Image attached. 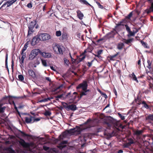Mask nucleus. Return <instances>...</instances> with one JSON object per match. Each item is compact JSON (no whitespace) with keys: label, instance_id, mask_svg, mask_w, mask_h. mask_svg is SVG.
Masks as SVG:
<instances>
[{"label":"nucleus","instance_id":"f257e3e1","mask_svg":"<svg viewBox=\"0 0 153 153\" xmlns=\"http://www.w3.org/2000/svg\"><path fill=\"white\" fill-rule=\"evenodd\" d=\"M91 121V119H88L87 121L84 124V126H85L83 128H81L79 126H76L75 128H71L68 130V133L69 134H75L76 135L80 134L81 132L83 130L91 127V126L90 125H88L87 124L88 123Z\"/></svg>","mask_w":153,"mask_h":153},{"label":"nucleus","instance_id":"f03ea898","mask_svg":"<svg viewBox=\"0 0 153 153\" xmlns=\"http://www.w3.org/2000/svg\"><path fill=\"white\" fill-rule=\"evenodd\" d=\"M36 22L35 21L31 22L28 25V31L27 37H29V36L32 34L34 32L33 28L36 25Z\"/></svg>","mask_w":153,"mask_h":153},{"label":"nucleus","instance_id":"7ed1b4c3","mask_svg":"<svg viewBox=\"0 0 153 153\" xmlns=\"http://www.w3.org/2000/svg\"><path fill=\"white\" fill-rule=\"evenodd\" d=\"M40 53V51L39 49H35L32 50L29 55L28 59L29 60H32L38 54Z\"/></svg>","mask_w":153,"mask_h":153},{"label":"nucleus","instance_id":"20e7f679","mask_svg":"<svg viewBox=\"0 0 153 153\" xmlns=\"http://www.w3.org/2000/svg\"><path fill=\"white\" fill-rule=\"evenodd\" d=\"M88 86L87 81L86 80H84L76 87V89L77 90L81 89L82 91H85L87 89Z\"/></svg>","mask_w":153,"mask_h":153},{"label":"nucleus","instance_id":"39448f33","mask_svg":"<svg viewBox=\"0 0 153 153\" xmlns=\"http://www.w3.org/2000/svg\"><path fill=\"white\" fill-rule=\"evenodd\" d=\"M41 41L39 35L34 36L30 42V43L32 45L34 46L36 44L38 43L39 41Z\"/></svg>","mask_w":153,"mask_h":153},{"label":"nucleus","instance_id":"423d86ee","mask_svg":"<svg viewBox=\"0 0 153 153\" xmlns=\"http://www.w3.org/2000/svg\"><path fill=\"white\" fill-rule=\"evenodd\" d=\"M41 41L48 40L51 38V36L47 33H42L39 35Z\"/></svg>","mask_w":153,"mask_h":153},{"label":"nucleus","instance_id":"0eeeda50","mask_svg":"<svg viewBox=\"0 0 153 153\" xmlns=\"http://www.w3.org/2000/svg\"><path fill=\"white\" fill-rule=\"evenodd\" d=\"M17 0H7L1 7V8L4 7L5 6L7 5V7H10L15 3Z\"/></svg>","mask_w":153,"mask_h":153},{"label":"nucleus","instance_id":"6e6552de","mask_svg":"<svg viewBox=\"0 0 153 153\" xmlns=\"http://www.w3.org/2000/svg\"><path fill=\"white\" fill-rule=\"evenodd\" d=\"M19 143L24 147L28 148L30 146V144L28 143H26L23 139H21L19 141Z\"/></svg>","mask_w":153,"mask_h":153},{"label":"nucleus","instance_id":"1a4fd4ad","mask_svg":"<svg viewBox=\"0 0 153 153\" xmlns=\"http://www.w3.org/2000/svg\"><path fill=\"white\" fill-rule=\"evenodd\" d=\"M23 98V97L22 96L16 97L11 96V97L9 98L8 102L10 105L13 104L14 106H15L16 105L15 104L14 101L13 100L12 98L20 99H22Z\"/></svg>","mask_w":153,"mask_h":153},{"label":"nucleus","instance_id":"9d476101","mask_svg":"<svg viewBox=\"0 0 153 153\" xmlns=\"http://www.w3.org/2000/svg\"><path fill=\"white\" fill-rule=\"evenodd\" d=\"M152 61H151L150 60H147L148 66H147V68H148V70H146V73L147 74L148 73L152 72V68L151 67V64Z\"/></svg>","mask_w":153,"mask_h":153},{"label":"nucleus","instance_id":"9b49d317","mask_svg":"<svg viewBox=\"0 0 153 153\" xmlns=\"http://www.w3.org/2000/svg\"><path fill=\"white\" fill-rule=\"evenodd\" d=\"M33 117L31 116H30V117H26L25 118V121L27 124L33 123Z\"/></svg>","mask_w":153,"mask_h":153},{"label":"nucleus","instance_id":"f8f14e48","mask_svg":"<svg viewBox=\"0 0 153 153\" xmlns=\"http://www.w3.org/2000/svg\"><path fill=\"white\" fill-rule=\"evenodd\" d=\"M126 19H122L120 21L118 22V24H116V26L115 28H116L117 27L120 26H125V25L123 24V23H126Z\"/></svg>","mask_w":153,"mask_h":153},{"label":"nucleus","instance_id":"ddd939ff","mask_svg":"<svg viewBox=\"0 0 153 153\" xmlns=\"http://www.w3.org/2000/svg\"><path fill=\"white\" fill-rule=\"evenodd\" d=\"M68 38V36L67 34L65 32H63L62 33V36L60 38V40H67Z\"/></svg>","mask_w":153,"mask_h":153},{"label":"nucleus","instance_id":"4468645a","mask_svg":"<svg viewBox=\"0 0 153 153\" xmlns=\"http://www.w3.org/2000/svg\"><path fill=\"white\" fill-rule=\"evenodd\" d=\"M76 105L74 104L69 105L67 107V110H71L74 111L76 110Z\"/></svg>","mask_w":153,"mask_h":153},{"label":"nucleus","instance_id":"2eb2a0df","mask_svg":"<svg viewBox=\"0 0 153 153\" xmlns=\"http://www.w3.org/2000/svg\"><path fill=\"white\" fill-rule=\"evenodd\" d=\"M68 142L67 141H63L59 144L58 147L60 149H62L63 148H65L66 146V145H64L66 144Z\"/></svg>","mask_w":153,"mask_h":153},{"label":"nucleus","instance_id":"dca6fc26","mask_svg":"<svg viewBox=\"0 0 153 153\" xmlns=\"http://www.w3.org/2000/svg\"><path fill=\"white\" fill-rule=\"evenodd\" d=\"M28 72L29 75L33 78H34L36 77V74L31 69H28Z\"/></svg>","mask_w":153,"mask_h":153},{"label":"nucleus","instance_id":"f3484780","mask_svg":"<svg viewBox=\"0 0 153 153\" xmlns=\"http://www.w3.org/2000/svg\"><path fill=\"white\" fill-rule=\"evenodd\" d=\"M76 13L77 14V16L79 19L80 20L82 19L84 17V15L79 10H78L77 11Z\"/></svg>","mask_w":153,"mask_h":153},{"label":"nucleus","instance_id":"a211bd4d","mask_svg":"<svg viewBox=\"0 0 153 153\" xmlns=\"http://www.w3.org/2000/svg\"><path fill=\"white\" fill-rule=\"evenodd\" d=\"M11 97V96L9 95L8 96H5L2 97L0 100V102L4 103V102L8 101V100L10 97Z\"/></svg>","mask_w":153,"mask_h":153},{"label":"nucleus","instance_id":"6ab92c4d","mask_svg":"<svg viewBox=\"0 0 153 153\" xmlns=\"http://www.w3.org/2000/svg\"><path fill=\"white\" fill-rule=\"evenodd\" d=\"M136 31H133L132 32L131 30L128 32V34L127 35V36L128 37H129L130 36H134V35L135 33H137V32L138 31V30L135 28Z\"/></svg>","mask_w":153,"mask_h":153},{"label":"nucleus","instance_id":"aec40b11","mask_svg":"<svg viewBox=\"0 0 153 153\" xmlns=\"http://www.w3.org/2000/svg\"><path fill=\"white\" fill-rule=\"evenodd\" d=\"M59 45L56 43L52 45L53 50L56 53L57 52V51Z\"/></svg>","mask_w":153,"mask_h":153},{"label":"nucleus","instance_id":"412c9836","mask_svg":"<svg viewBox=\"0 0 153 153\" xmlns=\"http://www.w3.org/2000/svg\"><path fill=\"white\" fill-rule=\"evenodd\" d=\"M41 55H42L45 58H49L51 56V54L48 53H46V52H40V53Z\"/></svg>","mask_w":153,"mask_h":153},{"label":"nucleus","instance_id":"4be33fe9","mask_svg":"<svg viewBox=\"0 0 153 153\" xmlns=\"http://www.w3.org/2000/svg\"><path fill=\"white\" fill-rule=\"evenodd\" d=\"M140 87L143 90V89H144V87L146 86V82L143 80V81H140Z\"/></svg>","mask_w":153,"mask_h":153},{"label":"nucleus","instance_id":"5701e85b","mask_svg":"<svg viewBox=\"0 0 153 153\" xmlns=\"http://www.w3.org/2000/svg\"><path fill=\"white\" fill-rule=\"evenodd\" d=\"M124 46V45L123 43L120 42L118 44L117 46V48L118 49L121 50L123 48Z\"/></svg>","mask_w":153,"mask_h":153},{"label":"nucleus","instance_id":"b1692460","mask_svg":"<svg viewBox=\"0 0 153 153\" xmlns=\"http://www.w3.org/2000/svg\"><path fill=\"white\" fill-rule=\"evenodd\" d=\"M90 91V90L87 89L85 91H82L80 94V97H82L83 96H85L87 95V93Z\"/></svg>","mask_w":153,"mask_h":153},{"label":"nucleus","instance_id":"393cba45","mask_svg":"<svg viewBox=\"0 0 153 153\" xmlns=\"http://www.w3.org/2000/svg\"><path fill=\"white\" fill-rule=\"evenodd\" d=\"M79 1L82 4L87 6H89L91 7L92 6L89 4L86 0H79Z\"/></svg>","mask_w":153,"mask_h":153},{"label":"nucleus","instance_id":"a878e982","mask_svg":"<svg viewBox=\"0 0 153 153\" xmlns=\"http://www.w3.org/2000/svg\"><path fill=\"white\" fill-rule=\"evenodd\" d=\"M119 53V52H117L115 54L113 55L112 56H110L109 58V59L110 60H112V61H114L115 60V57L117 56Z\"/></svg>","mask_w":153,"mask_h":153},{"label":"nucleus","instance_id":"bb28decb","mask_svg":"<svg viewBox=\"0 0 153 153\" xmlns=\"http://www.w3.org/2000/svg\"><path fill=\"white\" fill-rule=\"evenodd\" d=\"M3 105V104L0 102V114L4 113L6 108L5 106L2 107Z\"/></svg>","mask_w":153,"mask_h":153},{"label":"nucleus","instance_id":"cd10ccee","mask_svg":"<svg viewBox=\"0 0 153 153\" xmlns=\"http://www.w3.org/2000/svg\"><path fill=\"white\" fill-rule=\"evenodd\" d=\"M7 59H8V54L7 53H6V56H5V67L7 69V70L8 72H9V70L7 66Z\"/></svg>","mask_w":153,"mask_h":153},{"label":"nucleus","instance_id":"c85d7f7f","mask_svg":"<svg viewBox=\"0 0 153 153\" xmlns=\"http://www.w3.org/2000/svg\"><path fill=\"white\" fill-rule=\"evenodd\" d=\"M57 54H62L63 53V51L62 49V47L59 45L58 50L57 51V52L56 53Z\"/></svg>","mask_w":153,"mask_h":153},{"label":"nucleus","instance_id":"c756f323","mask_svg":"<svg viewBox=\"0 0 153 153\" xmlns=\"http://www.w3.org/2000/svg\"><path fill=\"white\" fill-rule=\"evenodd\" d=\"M133 39V38L130 39H125V43L126 44L129 45V43H131V42L132 41Z\"/></svg>","mask_w":153,"mask_h":153},{"label":"nucleus","instance_id":"7c9ffc66","mask_svg":"<svg viewBox=\"0 0 153 153\" xmlns=\"http://www.w3.org/2000/svg\"><path fill=\"white\" fill-rule=\"evenodd\" d=\"M132 77V79L133 80L135 81L137 83H138V81L135 75L134 74V73H133L131 74Z\"/></svg>","mask_w":153,"mask_h":153},{"label":"nucleus","instance_id":"2f4dec72","mask_svg":"<svg viewBox=\"0 0 153 153\" xmlns=\"http://www.w3.org/2000/svg\"><path fill=\"white\" fill-rule=\"evenodd\" d=\"M68 134H69L68 133V131H67V132H64L63 133V134H62L63 137H65L66 136H67V135H68ZM59 138L60 140L63 139V138H62L61 136V135H60L59 136Z\"/></svg>","mask_w":153,"mask_h":153},{"label":"nucleus","instance_id":"473e14b6","mask_svg":"<svg viewBox=\"0 0 153 153\" xmlns=\"http://www.w3.org/2000/svg\"><path fill=\"white\" fill-rule=\"evenodd\" d=\"M132 12H131L127 16H126L125 17V19H126H126H130L131 18L132 16Z\"/></svg>","mask_w":153,"mask_h":153},{"label":"nucleus","instance_id":"72a5a7b5","mask_svg":"<svg viewBox=\"0 0 153 153\" xmlns=\"http://www.w3.org/2000/svg\"><path fill=\"white\" fill-rule=\"evenodd\" d=\"M85 55H81L78 59L79 62L82 61L85 59Z\"/></svg>","mask_w":153,"mask_h":153},{"label":"nucleus","instance_id":"f704fd0d","mask_svg":"<svg viewBox=\"0 0 153 153\" xmlns=\"http://www.w3.org/2000/svg\"><path fill=\"white\" fill-rule=\"evenodd\" d=\"M141 43L142 44V45L144 47L148 48L149 47L147 46V43L145 42H144L142 40L140 41Z\"/></svg>","mask_w":153,"mask_h":153},{"label":"nucleus","instance_id":"c9c22d12","mask_svg":"<svg viewBox=\"0 0 153 153\" xmlns=\"http://www.w3.org/2000/svg\"><path fill=\"white\" fill-rule=\"evenodd\" d=\"M146 118V120H149L153 121V114L148 116Z\"/></svg>","mask_w":153,"mask_h":153},{"label":"nucleus","instance_id":"e433bc0d","mask_svg":"<svg viewBox=\"0 0 153 153\" xmlns=\"http://www.w3.org/2000/svg\"><path fill=\"white\" fill-rule=\"evenodd\" d=\"M20 131L21 133V136L22 137H28L29 136V134H26L22 131Z\"/></svg>","mask_w":153,"mask_h":153},{"label":"nucleus","instance_id":"4c0bfd02","mask_svg":"<svg viewBox=\"0 0 153 153\" xmlns=\"http://www.w3.org/2000/svg\"><path fill=\"white\" fill-rule=\"evenodd\" d=\"M18 77L20 81H22L24 79V77L22 74L19 75Z\"/></svg>","mask_w":153,"mask_h":153},{"label":"nucleus","instance_id":"58836bf2","mask_svg":"<svg viewBox=\"0 0 153 153\" xmlns=\"http://www.w3.org/2000/svg\"><path fill=\"white\" fill-rule=\"evenodd\" d=\"M42 61V65L45 66L46 67L47 66V64L46 61L45 60H43L42 59H40Z\"/></svg>","mask_w":153,"mask_h":153},{"label":"nucleus","instance_id":"ea45409f","mask_svg":"<svg viewBox=\"0 0 153 153\" xmlns=\"http://www.w3.org/2000/svg\"><path fill=\"white\" fill-rule=\"evenodd\" d=\"M77 93L76 92H74L73 93V94H72V96L73 98H71V99L73 100H74L75 99L77 96Z\"/></svg>","mask_w":153,"mask_h":153},{"label":"nucleus","instance_id":"a19ab883","mask_svg":"<svg viewBox=\"0 0 153 153\" xmlns=\"http://www.w3.org/2000/svg\"><path fill=\"white\" fill-rule=\"evenodd\" d=\"M5 22L1 21L0 22V27L1 28H4Z\"/></svg>","mask_w":153,"mask_h":153},{"label":"nucleus","instance_id":"79ce46f5","mask_svg":"<svg viewBox=\"0 0 153 153\" xmlns=\"http://www.w3.org/2000/svg\"><path fill=\"white\" fill-rule=\"evenodd\" d=\"M94 61V60H92L91 62H88L87 63V65L89 67L91 66L93 62Z\"/></svg>","mask_w":153,"mask_h":153},{"label":"nucleus","instance_id":"37998d69","mask_svg":"<svg viewBox=\"0 0 153 153\" xmlns=\"http://www.w3.org/2000/svg\"><path fill=\"white\" fill-rule=\"evenodd\" d=\"M152 10L150 9V8L149 7V9H146L145 11L147 14H148L152 12H153V11Z\"/></svg>","mask_w":153,"mask_h":153},{"label":"nucleus","instance_id":"c03bdc74","mask_svg":"<svg viewBox=\"0 0 153 153\" xmlns=\"http://www.w3.org/2000/svg\"><path fill=\"white\" fill-rule=\"evenodd\" d=\"M51 114V113L50 111H45L44 113V115L46 116H50Z\"/></svg>","mask_w":153,"mask_h":153},{"label":"nucleus","instance_id":"a18cd8bd","mask_svg":"<svg viewBox=\"0 0 153 153\" xmlns=\"http://www.w3.org/2000/svg\"><path fill=\"white\" fill-rule=\"evenodd\" d=\"M119 116L120 117L122 120H124L125 119V117L124 116L122 115L120 113L118 114Z\"/></svg>","mask_w":153,"mask_h":153},{"label":"nucleus","instance_id":"49530a36","mask_svg":"<svg viewBox=\"0 0 153 153\" xmlns=\"http://www.w3.org/2000/svg\"><path fill=\"white\" fill-rule=\"evenodd\" d=\"M7 150L9 152L11 153H14L15 151L11 148H8L7 149Z\"/></svg>","mask_w":153,"mask_h":153},{"label":"nucleus","instance_id":"de8ad7c7","mask_svg":"<svg viewBox=\"0 0 153 153\" xmlns=\"http://www.w3.org/2000/svg\"><path fill=\"white\" fill-rule=\"evenodd\" d=\"M136 102L139 105H140L141 103V101L137 98L135 100Z\"/></svg>","mask_w":153,"mask_h":153},{"label":"nucleus","instance_id":"09e8293b","mask_svg":"<svg viewBox=\"0 0 153 153\" xmlns=\"http://www.w3.org/2000/svg\"><path fill=\"white\" fill-rule=\"evenodd\" d=\"M131 145L128 142H127L124 144V146L125 148H128Z\"/></svg>","mask_w":153,"mask_h":153},{"label":"nucleus","instance_id":"8fccbe9b","mask_svg":"<svg viewBox=\"0 0 153 153\" xmlns=\"http://www.w3.org/2000/svg\"><path fill=\"white\" fill-rule=\"evenodd\" d=\"M125 26L126 27V30L128 32L131 30L130 28L127 25H125Z\"/></svg>","mask_w":153,"mask_h":153},{"label":"nucleus","instance_id":"3c124183","mask_svg":"<svg viewBox=\"0 0 153 153\" xmlns=\"http://www.w3.org/2000/svg\"><path fill=\"white\" fill-rule=\"evenodd\" d=\"M128 142L131 145L134 143L133 140L131 138L128 139Z\"/></svg>","mask_w":153,"mask_h":153},{"label":"nucleus","instance_id":"603ef678","mask_svg":"<svg viewBox=\"0 0 153 153\" xmlns=\"http://www.w3.org/2000/svg\"><path fill=\"white\" fill-rule=\"evenodd\" d=\"M142 130H137L136 132V134L138 135H139L141 134L143 132Z\"/></svg>","mask_w":153,"mask_h":153},{"label":"nucleus","instance_id":"864d4df0","mask_svg":"<svg viewBox=\"0 0 153 153\" xmlns=\"http://www.w3.org/2000/svg\"><path fill=\"white\" fill-rule=\"evenodd\" d=\"M56 35L57 36H59L61 35V32L60 31H57L56 32Z\"/></svg>","mask_w":153,"mask_h":153},{"label":"nucleus","instance_id":"5fc2aeb1","mask_svg":"<svg viewBox=\"0 0 153 153\" xmlns=\"http://www.w3.org/2000/svg\"><path fill=\"white\" fill-rule=\"evenodd\" d=\"M96 3H97V4L99 8H100L101 9H103V6L102 5H101L99 2H96Z\"/></svg>","mask_w":153,"mask_h":153},{"label":"nucleus","instance_id":"6e6d98bb","mask_svg":"<svg viewBox=\"0 0 153 153\" xmlns=\"http://www.w3.org/2000/svg\"><path fill=\"white\" fill-rule=\"evenodd\" d=\"M62 104L63 107L67 110V107L68 105V104L64 102Z\"/></svg>","mask_w":153,"mask_h":153},{"label":"nucleus","instance_id":"4d7b16f0","mask_svg":"<svg viewBox=\"0 0 153 153\" xmlns=\"http://www.w3.org/2000/svg\"><path fill=\"white\" fill-rule=\"evenodd\" d=\"M147 79L148 80L153 82V78L152 77L149 76V77H147Z\"/></svg>","mask_w":153,"mask_h":153},{"label":"nucleus","instance_id":"13d9d810","mask_svg":"<svg viewBox=\"0 0 153 153\" xmlns=\"http://www.w3.org/2000/svg\"><path fill=\"white\" fill-rule=\"evenodd\" d=\"M63 95V94H61L60 95H58L56 97V100H58V99H57V98H61Z\"/></svg>","mask_w":153,"mask_h":153},{"label":"nucleus","instance_id":"bf43d9fd","mask_svg":"<svg viewBox=\"0 0 153 153\" xmlns=\"http://www.w3.org/2000/svg\"><path fill=\"white\" fill-rule=\"evenodd\" d=\"M33 123H34L35 121H38L40 120V119L39 118H34L33 117Z\"/></svg>","mask_w":153,"mask_h":153},{"label":"nucleus","instance_id":"052dcab7","mask_svg":"<svg viewBox=\"0 0 153 153\" xmlns=\"http://www.w3.org/2000/svg\"><path fill=\"white\" fill-rule=\"evenodd\" d=\"M34 63L36 65H39L40 63V61L39 60H38V59H37L34 62Z\"/></svg>","mask_w":153,"mask_h":153},{"label":"nucleus","instance_id":"680f3d73","mask_svg":"<svg viewBox=\"0 0 153 153\" xmlns=\"http://www.w3.org/2000/svg\"><path fill=\"white\" fill-rule=\"evenodd\" d=\"M43 149L45 151H47L49 149V147L47 146H43Z\"/></svg>","mask_w":153,"mask_h":153},{"label":"nucleus","instance_id":"e2e57ef3","mask_svg":"<svg viewBox=\"0 0 153 153\" xmlns=\"http://www.w3.org/2000/svg\"><path fill=\"white\" fill-rule=\"evenodd\" d=\"M27 7L29 8H32V5L31 2L28 4L27 5Z\"/></svg>","mask_w":153,"mask_h":153},{"label":"nucleus","instance_id":"0e129e2a","mask_svg":"<svg viewBox=\"0 0 153 153\" xmlns=\"http://www.w3.org/2000/svg\"><path fill=\"white\" fill-rule=\"evenodd\" d=\"M94 55L96 57H98L100 59H101L102 58L100 55L99 54H94Z\"/></svg>","mask_w":153,"mask_h":153},{"label":"nucleus","instance_id":"69168bd1","mask_svg":"<svg viewBox=\"0 0 153 153\" xmlns=\"http://www.w3.org/2000/svg\"><path fill=\"white\" fill-rule=\"evenodd\" d=\"M64 61L65 63H66L67 65L69 64V61L67 59H64Z\"/></svg>","mask_w":153,"mask_h":153},{"label":"nucleus","instance_id":"338daca9","mask_svg":"<svg viewBox=\"0 0 153 153\" xmlns=\"http://www.w3.org/2000/svg\"><path fill=\"white\" fill-rule=\"evenodd\" d=\"M102 52V50H99L97 52V54L100 55Z\"/></svg>","mask_w":153,"mask_h":153},{"label":"nucleus","instance_id":"774afa93","mask_svg":"<svg viewBox=\"0 0 153 153\" xmlns=\"http://www.w3.org/2000/svg\"><path fill=\"white\" fill-rule=\"evenodd\" d=\"M151 3V7H150V9L152 10V11H153V1Z\"/></svg>","mask_w":153,"mask_h":153}]
</instances>
